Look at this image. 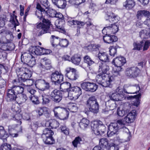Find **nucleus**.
<instances>
[{"label":"nucleus","instance_id":"obj_63","mask_svg":"<svg viewBox=\"0 0 150 150\" xmlns=\"http://www.w3.org/2000/svg\"><path fill=\"white\" fill-rule=\"evenodd\" d=\"M60 129L62 132L64 134L67 135L69 134V129L65 125L61 126L60 127Z\"/></svg>","mask_w":150,"mask_h":150},{"label":"nucleus","instance_id":"obj_49","mask_svg":"<svg viewBox=\"0 0 150 150\" xmlns=\"http://www.w3.org/2000/svg\"><path fill=\"white\" fill-rule=\"evenodd\" d=\"M63 109V108H62L60 107H54L53 110L54 116L57 118L58 117Z\"/></svg>","mask_w":150,"mask_h":150},{"label":"nucleus","instance_id":"obj_50","mask_svg":"<svg viewBox=\"0 0 150 150\" xmlns=\"http://www.w3.org/2000/svg\"><path fill=\"white\" fill-rule=\"evenodd\" d=\"M27 98L26 95L21 94L17 98V102L19 104H21L25 102Z\"/></svg>","mask_w":150,"mask_h":150},{"label":"nucleus","instance_id":"obj_16","mask_svg":"<svg viewBox=\"0 0 150 150\" xmlns=\"http://www.w3.org/2000/svg\"><path fill=\"white\" fill-rule=\"evenodd\" d=\"M45 51V49L43 47H41L38 46H31L29 48V52L33 54L38 55L44 54L45 52H43Z\"/></svg>","mask_w":150,"mask_h":150},{"label":"nucleus","instance_id":"obj_46","mask_svg":"<svg viewBox=\"0 0 150 150\" xmlns=\"http://www.w3.org/2000/svg\"><path fill=\"white\" fill-rule=\"evenodd\" d=\"M71 61L74 64L78 65L81 61L80 57L76 54H74L71 59Z\"/></svg>","mask_w":150,"mask_h":150},{"label":"nucleus","instance_id":"obj_54","mask_svg":"<svg viewBox=\"0 0 150 150\" xmlns=\"http://www.w3.org/2000/svg\"><path fill=\"white\" fill-rule=\"evenodd\" d=\"M68 109L71 112H75L78 110L76 104L74 103H70L68 106Z\"/></svg>","mask_w":150,"mask_h":150},{"label":"nucleus","instance_id":"obj_64","mask_svg":"<svg viewBox=\"0 0 150 150\" xmlns=\"http://www.w3.org/2000/svg\"><path fill=\"white\" fill-rule=\"evenodd\" d=\"M110 54L111 56H114L116 53L117 49L113 47H109Z\"/></svg>","mask_w":150,"mask_h":150},{"label":"nucleus","instance_id":"obj_31","mask_svg":"<svg viewBox=\"0 0 150 150\" xmlns=\"http://www.w3.org/2000/svg\"><path fill=\"white\" fill-rule=\"evenodd\" d=\"M122 131L123 133V138L126 142L129 141L131 136L129 129L125 126L122 129Z\"/></svg>","mask_w":150,"mask_h":150},{"label":"nucleus","instance_id":"obj_61","mask_svg":"<svg viewBox=\"0 0 150 150\" xmlns=\"http://www.w3.org/2000/svg\"><path fill=\"white\" fill-rule=\"evenodd\" d=\"M11 145L7 143H4L0 147V150H10Z\"/></svg>","mask_w":150,"mask_h":150},{"label":"nucleus","instance_id":"obj_37","mask_svg":"<svg viewBox=\"0 0 150 150\" xmlns=\"http://www.w3.org/2000/svg\"><path fill=\"white\" fill-rule=\"evenodd\" d=\"M89 124V121L86 118H83L79 124L80 127L84 129L87 127Z\"/></svg>","mask_w":150,"mask_h":150},{"label":"nucleus","instance_id":"obj_53","mask_svg":"<svg viewBox=\"0 0 150 150\" xmlns=\"http://www.w3.org/2000/svg\"><path fill=\"white\" fill-rule=\"evenodd\" d=\"M109 97L110 98V100H112L114 101L121 100L122 98L119 97L118 95L116 93H112L109 95Z\"/></svg>","mask_w":150,"mask_h":150},{"label":"nucleus","instance_id":"obj_6","mask_svg":"<svg viewBox=\"0 0 150 150\" xmlns=\"http://www.w3.org/2000/svg\"><path fill=\"white\" fill-rule=\"evenodd\" d=\"M53 132L49 128H45L43 131L42 137L44 143L48 144H52L54 143V140L52 137Z\"/></svg>","mask_w":150,"mask_h":150},{"label":"nucleus","instance_id":"obj_39","mask_svg":"<svg viewBox=\"0 0 150 150\" xmlns=\"http://www.w3.org/2000/svg\"><path fill=\"white\" fill-rule=\"evenodd\" d=\"M40 84H43L44 87H45V88H44L40 87L39 89L43 91H44L46 90V89H48L50 87L49 83L46 82L44 80L40 79L38 81L39 85H40Z\"/></svg>","mask_w":150,"mask_h":150},{"label":"nucleus","instance_id":"obj_35","mask_svg":"<svg viewBox=\"0 0 150 150\" xmlns=\"http://www.w3.org/2000/svg\"><path fill=\"white\" fill-rule=\"evenodd\" d=\"M135 5V2L133 0H126L123 6L127 9L132 8Z\"/></svg>","mask_w":150,"mask_h":150},{"label":"nucleus","instance_id":"obj_7","mask_svg":"<svg viewBox=\"0 0 150 150\" xmlns=\"http://www.w3.org/2000/svg\"><path fill=\"white\" fill-rule=\"evenodd\" d=\"M17 74L18 77L19 81L21 79H25L28 78H30L32 75V72L26 67H21L17 70Z\"/></svg>","mask_w":150,"mask_h":150},{"label":"nucleus","instance_id":"obj_30","mask_svg":"<svg viewBox=\"0 0 150 150\" xmlns=\"http://www.w3.org/2000/svg\"><path fill=\"white\" fill-rule=\"evenodd\" d=\"M71 88L70 83L67 82H64L60 85V90L61 92L69 91Z\"/></svg>","mask_w":150,"mask_h":150},{"label":"nucleus","instance_id":"obj_51","mask_svg":"<svg viewBox=\"0 0 150 150\" xmlns=\"http://www.w3.org/2000/svg\"><path fill=\"white\" fill-rule=\"evenodd\" d=\"M84 62L87 64L88 66H90L94 63V62L92 60L90 56L86 55L83 57Z\"/></svg>","mask_w":150,"mask_h":150},{"label":"nucleus","instance_id":"obj_60","mask_svg":"<svg viewBox=\"0 0 150 150\" xmlns=\"http://www.w3.org/2000/svg\"><path fill=\"white\" fill-rule=\"evenodd\" d=\"M55 10L51 8H48L47 13L49 16L52 17H54L57 13Z\"/></svg>","mask_w":150,"mask_h":150},{"label":"nucleus","instance_id":"obj_22","mask_svg":"<svg viewBox=\"0 0 150 150\" xmlns=\"http://www.w3.org/2000/svg\"><path fill=\"white\" fill-rule=\"evenodd\" d=\"M103 40L105 43L111 44L117 40V37L115 35H110V34H106L103 37Z\"/></svg>","mask_w":150,"mask_h":150},{"label":"nucleus","instance_id":"obj_19","mask_svg":"<svg viewBox=\"0 0 150 150\" xmlns=\"http://www.w3.org/2000/svg\"><path fill=\"white\" fill-rule=\"evenodd\" d=\"M118 26L115 24H112L110 25L105 27L102 30L103 33L106 31L107 33L114 34L116 33L118 30Z\"/></svg>","mask_w":150,"mask_h":150},{"label":"nucleus","instance_id":"obj_9","mask_svg":"<svg viewBox=\"0 0 150 150\" xmlns=\"http://www.w3.org/2000/svg\"><path fill=\"white\" fill-rule=\"evenodd\" d=\"M140 72V70L137 67H134L127 69L125 72L126 75L130 78L137 77Z\"/></svg>","mask_w":150,"mask_h":150},{"label":"nucleus","instance_id":"obj_23","mask_svg":"<svg viewBox=\"0 0 150 150\" xmlns=\"http://www.w3.org/2000/svg\"><path fill=\"white\" fill-rule=\"evenodd\" d=\"M105 18L106 20H108L110 22L115 23L118 21L119 18L117 15L112 12H108L106 14Z\"/></svg>","mask_w":150,"mask_h":150},{"label":"nucleus","instance_id":"obj_8","mask_svg":"<svg viewBox=\"0 0 150 150\" xmlns=\"http://www.w3.org/2000/svg\"><path fill=\"white\" fill-rule=\"evenodd\" d=\"M137 115L136 111L133 110L127 114V116L121 121H119L120 124L121 123L125 126L127 123H130L132 122L135 120Z\"/></svg>","mask_w":150,"mask_h":150},{"label":"nucleus","instance_id":"obj_3","mask_svg":"<svg viewBox=\"0 0 150 150\" xmlns=\"http://www.w3.org/2000/svg\"><path fill=\"white\" fill-rule=\"evenodd\" d=\"M126 62L125 58L122 56H120L115 58L112 62L115 65L113 68V72L115 76L120 75V71L122 70V68L121 67L123 66Z\"/></svg>","mask_w":150,"mask_h":150},{"label":"nucleus","instance_id":"obj_34","mask_svg":"<svg viewBox=\"0 0 150 150\" xmlns=\"http://www.w3.org/2000/svg\"><path fill=\"white\" fill-rule=\"evenodd\" d=\"M139 35L142 38H145L150 37V29H144L139 32Z\"/></svg>","mask_w":150,"mask_h":150},{"label":"nucleus","instance_id":"obj_18","mask_svg":"<svg viewBox=\"0 0 150 150\" xmlns=\"http://www.w3.org/2000/svg\"><path fill=\"white\" fill-rule=\"evenodd\" d=\"M11 110L14 112V114L16 113L13 117V120L17 121L19 124L21 125L22 122L21 120L22 118V116L21 114L20 113V110H19L17 106L15 105L12 106Z\"/></svg>","mask_w":150,"mask_h":150},{"label":"nucleus","instance_id":"obj_40","mask_svg":"<svg viewBox=\"0 0 150 150\" xmlns=\"http://www.w3.org/2000/svg\"><path fill=\"white\" fill-rule=\"evenodd\" d=\"M69 115V112L65 109L63 108L59 116L57 118L61 120H64L68 118Z\"/></svg>","mask_w":150,"mask_h":150},{"label":"nucleus","instance_id":"obj_42","mask_svg":"<svg viewBox=\"0 0 150 150\" xmlns=\"http://www.w3.org/2000/svg\"><path fill=\"white\" fill-rule=\"evenodd\" d=\"M42 100V103L44 105L49 103L50 100L49 96L46 94H42L39 97Z\"/></svg>","mask_w":150,"mask_h":150},{"label":"nucleus","instance_id":"obj_20","mask_svg":"<svg viewBox=\"0 0 150 150\" xmlns=\"http://www.w3.org/2000/svg\"><path fill=\"white\" fill-rule=\"evenodd\" d=\"M27 94L29 95V94L31 95V96L29 97L30 99L32 102L34 104H37L39 103V101L38 100V98L34 96V94L36 92V91L32 88L31 87H28L27 88Z\"/></svg>","mask_w":150,"mask_h":150},{"label":"nucleus","instance_id":"obj_48","mask_svg":"<svg viewBox=\"0 0 150 150\" xmlns=\"http://www.w3.org/2000/svg\"><path fill=\"white\" fill-rule=\"evenodd\" d=\"M106 105L109 107L110 110H112L116 107L115 102L112 100H109L106 103Z\"/></svg>","mask_w":150,"mask_h":150},{"label":"nucleus","instance_id":"obj_26","mask_svg":"<svg viewBox=\"0 0 150 150\" xmlns=\"http://www.w3.org/2000/svg\"><path fill=\"white\" fill-rule=\"evenodd\" d=\"M16 95L13 92L11 89H8L7 91V96L6 97V100L7 101H13L16 100Z\"/></svg>","mask_w":150,"mask_h":150},{"label":"nucleus","instance_id":"obj_33","mask_svg":"<svg viewBox=\"0 0 150 150\" xmlns=\"http://www.w3.org/2000/svg\"><path fill=\"white\" fill-rule=\"evenodd\" d=\"M59 125V123L54 120L47 122L45 123V126L46 127H50L52 128H56Z\"/></svg>","mask_w":150,"mask_h":150},{"label":"nucleus","instance_id":"obj_17","mask_svg":"<svg viewBox=\"0 0 150 150\" xmlns=\"http://www.w3.org/2000/svg\"><path fill=\"white\" fill-rule=\"evenodd\" d=\"M19 81L16 79H14L13 81V83L14 85L12 86L11 89L16 95L18 94L22 93L25 87L23 86H22L21 84H16V82H18Z\"/></svg>","mask_w":150,"mask_h":150},{"label":"nucleus","instance_id":"obj_58","mask_svg":"<svg viewBox=\"0 0 150 150\" xmlns=\"http://www.w3.org/2000/svg\"><path fill=\"white\" fill-rule=\"evenodd\" d=\"M82 138L79 137L75 138L74 140L72 142V144L74 147H77V145L80 144V142L82 141Z\"/></svg>","mask_w":150,"mask_h":150},{"label":"nucleus","instance_id":"obj_57","mask_svg":"<svg viewBox=\"0 0 150 150\" xmlns=\"http://www.w3.org/2000/svg\"><path fill=\"white\" fill-rule=\"evenodd\" d=\"M7 21L6 16L4 15H0V27H3L5 25V23Z\"/></svg>","mask_w":150,"mask_h":150},{"label":"nucleus","instance_id":"obj_28","mask_svg":"<svg viewBox=\"0 0 150 150\" xmlns=\"http://www.w3.org/2000/svg\"><path fill=\"white\" fill-rule=\"evenodd\" d=\"M67 77L71 81H74L77 79L79 76L78 73L75 69H72V72L69 74V75H67Z\"/></svg>","mask_w":150,"mask_h":150},{"label":"nucleus","instance_id":"obj_11","mask_svg":"<svg viewBox=\"0 0 150 150\" xmlns=\"http://www.w3.org/2000/svg\"><path fill=\"white\" fill-rule=\"evenodd\" d=\"M50 96L53 101L58 103L62 100V93L60 91L55 89L51 91Z\"/></svg>","mask_w":150,"mask_h":150},{"label":"nucleus","instance_id":"obj_29","mask_svg":"<svg viewBox=\"0 0 150 150\" xmlns=\"http://www.w3.org/2000/svg\"><path fill=\"white\" fill-rule=\"evenodd\" d=\"M129 86L132 87V88L134 92L129 93L127 92L125 89H124V92L126 93H137L140 91V88L138 84L132 85L129 84L128 86V85H126L125 86V88L128 87Z\"/></svg>","mask_w":150,"mask_h":150},{"label":"nucleus","instance_id":"obj_10","mask_svg":"<svg viewBox=\"0 0 150 150\" xmlns=\"http://www.w3.org/2000/svg\"><path fill=\"white\" fill-rule=\"evenodd\" d=\"M51 79L55 84L59 83L63 81V76L61 72L55 71L50 75Z\"/></svg>","mask_w":150,"mask_h":150},{"label":"nucleus","instance_id":"obj_12","mask_svg":"<svg viewBox=\"0 0 150 150\" xmlns=\"http://www.w3.org/2000/svg\"><path fill=\"white\" fill-rule=\"evenodd\" d=\"M81 86L82 88L85 91L91 92L95 91L98 87L96 84L88 82L82 83H81Z\"/></svg>","mask_w":150,"mask_h":150},{"label":"nucleus","instance_id":"obj_14","mask_svg":"<svg viewBox=\"0 0 150 150\" xmlns=\"http://www.w3.org/2000/svg\"><path fill=\"white\" fill-rule=\"evenodd\" d=\"M41 62L42 63H40L39 66L42 73H44L46 70L50 69L52 68L50 60L45 58Z\"/></svg>","mask_w":150,"mask_h":150},{"label":"nucleus","instance_id":"obj_27","mask_svg":"<svg viewBox=\"0 0 150 150\" xmlns=\"http://www.w3.org/2000/svg\"><path fill=\"white\" fill-rule=\"evenodd\" d=\"M54 5L59 8L63 9L67 5L66 1L65 0H52Z\"/></svg>","mask_w":150,"mask_h":150},{"label":"nucleus","instance_id":"obj_56","mask_svg":"<svg viewBox=\"0 0 150 150\" xmlns=\"http://www.w3.org/2000/svg\"><path fill=\"white\" fill-rule=\"evenodd\" d=\"M85 0H69V2L74 6H78L85 2Z\"/></svg>","mask_w":150,"mask_h":150},{"label":"nucleus","instance_id":"obj_32","mask_svg":"<svg viewBox=\"0 0 150 150\" xmlns=\"http://www.w3.org/2000/svg\"><path fill=\"white\" fill-rule=\"evenodd\" d=\"M99 126L98 125V123L97 122H93L91 125V127L94 133L97 135H102L100 130L98 128Z\"/></svg>","mask_w":150,"mask_h":150},{"label":"nucleus","instance_id":"obj_43","mask_svg":"<svg viewBox=\"0 0 150 150\" xmlns=\"http://www.w3.org/2000/svg\"><path fill=\"white\" fill-rule=\"evenodd\" d=\"M17 16L14 14H12L11 16V18L10 22L12 24L14 25V27L16 28V26L19 25V22L16 19Z\"/></svg>","mask_w":150,"mask_h":150},{"label":"nucleus","instance_id":"obj_41","mask_svg":"<svg viewBox=\"0 0 150 150\" xmlns=\"http://www.w3.org/2000/svg\"><path fill=\"white\" fill-rule=\"evenodd\" d=\"M51 42L53 47H56L59 44L60 40L58 37L52 35L51 38Z\"/></svg>","mask_w":150,"mask_h":150},{"label":"nucleus","instance_id":"obj_52","mask_svg":"<svg viewBox=\"0 0 150 150\" xmlns=\"http://www.w3.org/2000/svg\"><path fill=\"white\" fill-rule=\"evenodd\" d=\"M95 122H97L98 123V125L99 126L98 128L100 130L101 134H103L106 130L105 126L103 124V122L100 120H98Z\"/></svg>","mask_w":150,"mask_h":150},{"label":"nucleus","instance_id":"obj_5","mask_svg":"<svg viewBox=\"0 0 150 150\" xmlns=\"http://www.w3.org/2000/svg\"><path fill=\"white\" fill-rule=\"evenodd\" d=\"M119 121L121 120H118L116 122L112 123L108 126V130L107 132V135L108 137H111L117 134L119 130L120 129H123L125 126L120 124Z\"/></svg>","mask_w":150,"mask_h":150},{"label":"nucleus","instance_id":"obj_13","mask_svg":"<svg viewBox=\"0 0 150 150\" xmlns=\"http://www.w3.org/2000/svg\"><path fill=\"white\" fill-rule=\"evenodd\" d=\"M69 90V95L72 97V100L77 99L82 93L81 89L78 86L71 87Z\"/></svg>","mask_w":150,"mask_h":150},{"label":"nucleus","instance_id":"obj_47","mask_svg":"<svg viewBox=\"0 0 150 150\" xmlns=\"http://www.w3.org/2000/svg\"><path fill=\"white\" fill-rule=\"evenodd\" d=\"M99 144L103 147H105L107 149L109 144L108 139L105 138H103L99 140Z\"/></svg>","mask_w":150,"mask_h":150},{"label":"nucleus","instance_id":"obj_2","mask_svg":"<svg viewBox=\"0 0 150 150\" xmlns=\"http://www.w3.org/2000/svg\"><path fill=\"white\" fill-rule=\"evenodd\" d=\"M113 80V77L112 76L100 73L97 75L96 77L97 83L104 87H110Z\"/></svg>","mask_w":150,"mask_h":150},{"label":"nucleus","instance_id":"obj_4","mask_svg":"<svg viewBox=\"0 0 150 150\" xmlns=\"http://www.w3.org/2000/svg\"><path fill=\"white\" fill-rule=\"evenodd\" d=\"M125 88L122 89L121 87L119 86L116 89L115 92L117 93L119 97L122 98V100H124L127 98L128 100H130L132 99L135 98L136 99L137 103L135 102L134 105L137 107L139 104V99L141 97L140 94H139L137 95H135L134 96H129L125 94L124 92Z\"/></svg>","mask_w":150,"mask_h":150},{"label":"nucleus","instance_id":"obj_24","mask_svg":"<svg viewBox=\"0 0 150 150\" xmlns=\"http://www.w3.org/2000/svg\"><path fill=\"white\" fill-rule=\"evenodd\" d=\"M30 78H28L25 79H21L18 82L17 81L16 84H21L22 86H23L25 88L26 86H31L33 84L34 81L32 79H29Z\"/></svg>","mask_w":150,"mask_h":150},{"label":"nucleus","instance_id":"obj_36","mask_svg":"<svg viewBox=\"0 0 150 150\" xmlns=\"http://www.w3.org/2000/svg\"><path fill=\"white\" fill-rule=\"evenodd\" d=\"M99 105L98 102L88 107L89 110L94 113H97L98 112Z\"/></svg>","mask_w":150,"mask_h":150},{"label":"nucleus","instance_id":"obj_55","mask_svg":"<svg viewBox=\"0 0 150 150\" xmlns=\"http://www.w3.org/2000/svg\"><path fill=\"white\" fill-rule=\"evenodd\" d=\"M107 150H119V147L118 145L114 143H109L108 146Z\"/></svg>","mask_w":150,"mask_h":150},{"label":"nucleus","instance_id":"obj_15","mask_svg":"<svg viewBox=\"0 0 150 150\" xmlns=\"http://www.w3.org/2000/svg\"><path fill=\"white\" fill-rule=\"evenodd\" d=\"M30 54L27 53H24L21 56V59L23 58L24 62L27 63V64L29 67H32L35 64V61L34 58H32L30 60Z\"/></svg>","mask_w":150,"mask_h":150},{"label":"nucleus","instance_id":"obj_62","mask_svg":"<svg viewBox=\"0 0 150 150\" xmlns=\"http://www.w3.org/2000/svg\"><path fill=\"white\" fill-rule=\"evenodd\" d=\"M69 44V42L66 39H62L60 40L59 45L63 47H67Z\"/></svg>","mask_w":150,"mask_h":150},{"label":"nucleus","instance_id":"obj_59","mask_svg":"<svg viewBox=\"0 0 150 150\" xmlns=\"http://www.w3.org/2000/svg\"><path fill=\"white\" fill-rule=\"evenodd\" d=\"M143 42L142 41L140 43H134L133 44L134 46V48L133 50H140L142 47L143 44Z\"/></svg>","mask_w":150,"mask_h":150},{"label":"nucleus","instance_id":"obj_1","mask_svg":"<svg viewBox=\"0 0 150 150\" xmlns=\"http://www.w3.org/2000/svg\"><path fill=\"white\" fill-rule=\"evenodd\" d=\"M42 12H45L44 11H41L39 10L36 11L35 14L37 18L39 19H42V23H37L36 25V27L38 29H41V30L38 33V35L41 36L44 33H49L50 26L52 25L51 22L48 19L43 18L42 17Z\"/></svg>","mask_w":150,"mask_h":150},{"label":"nucleus","instance_id":"obj_21","mask_svg":"<svg viewBox=\"0 0 150 150\" xmlns=\"http://www.w3.org/2000/svg\"><path fill=\"white\" fill-rule=\"evenodd\" d=\"M98 65L99 66V72L102 74H107L106 73L110 69L109 66L105 63L102 62H98Z\"/></svg>","mask_w":150,"mask_h":150},{"label":"nucleus","instance_id":"obj_44","mask_svg":"<svg viewBox=\"0 0 150 150\" xmlns=\"http://www.w3.org/2000/svg\"><path fill=\"white\" fill-rule=\"evenodd\" d=\"M97 100L94 96H92L89 97L87 101L86 105L88 107L96 103Z\"/></svg>","mask_w":150,"mask_h":150},{"label":"nucleus","instance_id":"obj_45","mask_svg":"<svg viewBox=\"0 0 150 150\" xmlns=\"http://www.w3.org/2000/svg\"><path fill=\"white\" fill-rule=\"evenodd\" d=\"M8 137V134L5 131L4 127L2 126H0V138L4 140Z\"/></svg>","mask_w":150,"mask_h":150},{"label":"nucleus","instance_id":"obj_38","mask_svg":"<svg viewBox=\"0 0 150 150\" xmlns=\"http://www.w3.org/2000/svg\"><path fill=\"white\" fill-rule=\"evenodd\" d=\"M98 58L100 60L105 62H109V59L108 55L105 53L99 52L98 54Z\"/></svg>","mask_w":150,"mask_h":150},{"label":"nucleus","instance_id":"obj_25","mask_svg":"<svg viewBox=\"0 0 150 150\" xmlns=\"http://www.w3.org/2000/svg\"><path fill=\"white\" fill-rule=\"evenodd\" d=\"M67 23L69 26L77 25L78 27H81L84 25L85 23L82 21H79L76 20H74L71 18H69L67 20Z\"/></svg>","mask_w":150,"mask_h":150}]
</instances>
